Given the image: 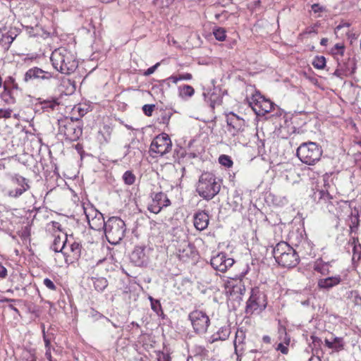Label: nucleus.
I'll return each mask as SVG.
<instances>
[{"instance_id":"12","label":"nucleus","mask_w":361,"mask_h":361,"mask_svg":"<svg viewBox=\"0 0 361 361\" xmlns=\"http://www.w3.org/2000/svg\"><path fill=\"white\" fill-rule=\"evenodd\" d=\"M188 319L196 333L204 334L207 331L210 320L207 314L200 310H195L188 314Z\"/></svg>"},{"instance_id":"25","label":"nucleus","mask_w":361,"mask_h":361,"mask_svg":"<svg viewBox=\"0 0 361 361\" xmlns=\"http://www.w3.org/2000/svg\"><path fill=\"white\" fill-rule=\"evenodd\" d=\"M227 288H228L227 293H229L231 296L236 295L235 298L238 300H242V295H243L245 292V287L241 280L236 281L235 284L229 283Z\"/></svg>"},{"instance_id":"46","label":"nucleus","mask_w":361,"mask_h":361,"mask_svg":"<svg viewBox=\"0 0 361 361\" xmlns=\"http://www.w3.org/2000/svg\"><path fill=\"white\" fill-rule=\"evenodd\" d=\"M348 71V70H347V72ZM333 75L338 78H343V76H347L346 70H343V66H341V63H338V68L334 71Z\"/></svg>"},{"instance_id":"40","label":"nucleus","mask_w":361,"mask_h":361,"mask_svg":"<svg viewBox=\"0 0 361 361\" xmlns=\"http://www.w3.org/2000/svg\"><path fill=\"white\" fill-rule=\"evenodd\" d=\"M16 36V33H13L11 31H9L6 33L2 34L1 41H4L5 43L9 46L13 42Z\"/></svg>"},{"instance_id":"2","label":"nucleus","mask_w":361,"mask_h":361,"mask_svg":"<svg viewBox=\"0 0 361 361\" xmlns=\"http://www.w3.org/2000/svg\"><path fill=\"white\" fill-rule=\"evenodd\" d=\"M30 179L18 173L9 174L8 185L2 190V193L10 200H18L30 190Z\"/></svg>"},{"instance_id":"48","label":"nucleus","mask_w":361,"mask_h":361,"mask_svg":"<svg viewBox=\"0 0 361 361\" xmlns=\"http://www.w3.org/2000/svg\"><path fill=\"white\" fill-rule=\"evenodd\" d=\"M179 80H180V75L168 78L166 79V82L169 86H171L173 85H176Z\"/></svg>"},{"instance_id":"17","label":"nucleus","mask_w":361,"mask_h":361,"mask_svg":"<svg viewBox=\"0 0 361 361\" xmlns=\"http://www.w3.org/2000/svg\"><path fill=\"white\" fill-rule=\"evenodd\" d=\"M199 254L195 247L187 242H182V262L195 264L197 262Z\"/></svg>"},{"instance_id":"11","label":"nucleus","mask_w":361,"mask_h":361,"mask_svg":"<svg viewBox=\"0 0 361 361\" xmlns=\"http://www.w3.org/2000/svg\"><path fill=\"white\" fill-rule=\"evenodd\" d=\"M83 210L90 228L95 231L102 230L106 224L103 214L90 204L83 205Z\"/></svg>"},{"instance_id":"42","label":"nucleus","mask_w":361,"mask_h":361,"mask_svg":"<svg viewBox=\"0 0 361 361\" xmlns=\"http://www.w3.org/2000/svg\"><path fill=\"white\" fill-rule=\"evenodd\" d=\"M149 299L151 302L152 309L159 314V312H161V304L159 300L154 299L152 297L149 296Z\"/></svg>"},{"instance_id":"52","label":"nucleus","mask_w":361,"mask_h":361,"mask_svg":"<svg viewBox=\"0 0 361 361\" xmlns=\"http://www.w3.org/2000/svg\"><path fill=\"white\" fill-rule=\"evenodd\" d=\"M160 63H157L156 64H154V66L149 67V68H147L143 73V75L145 76H148V75H152V73H154L155 72V71L157 69V68L159 66Z\"/></svg>"},{"instance_id":"34","label":"nucleus","mask_w":361,"mask_h":361,"mask_svg":"<svg viewBox=\"0 0 361 361\" xmlns=\"http://www.w3.org/2000/svg\"><path fill=\"white\" fill-rule=\"evenodd\" d=\"M22 360L23 361H37L35 350L25 349L23 352Z\"/></svg>"},{"instance_id":"63","label":"nucleus","mask_w":361,"mask_h":361,"mask_svg":"<svg viewBox=\"0 0 361 361\" xmlns=\"http://www.w3.org/2000/svg\"><path fill=\"white\" fill-rule=\"evenodd\" d=\"M157 360L158 361H170L169 356L164 353L159 354Z\"/></svg>"},{"instance_id":"16","label":"nucleus","mask_w":361,"mask_h":361,"mask_svg":"<svg viewBox=\"0 0 361 361\" xmlns=\"http://www.w3.org/2000/svg\"><path fill=\"white\" fill-rule=\"evenodd\" d=\"M149 248L145 246H136L130 255L131 262L136 266L146 265L149 262Z\"/></svg>"},{"instance_id":"24","label":"nucleus","mask_w":361,"mask_h":361,"mask_svg":"<svg viewBox=\"0 0 361 361\" xmlns=\"http://www.w3.org/2000/svg\"><path fill=\"white\" fill-rule=\"evenodd\" d=\"M70 250L71 252V255H66L65 252H62L65 257V262L66 264H69L73 262V260L78 259L81 255L82 245L80 243L78 242H73L70 245Z\"/></svg>"},{"instance_id":"22","label":"nucleus","mask_w":361,"mask_h":361,"mask_svg":"<svg viewBox=\"0 0 361 361\" xmlns=\"http://www.w3.org/2000/svg\"><path fill=\"white\" fill-rule=\"evenodd\" d=\"M38 103L44 111L51 112L58 109L60 101L57 97H50L47 99L39 98Z\"/></svg>"},{"instance_id":"30","label":"nucleus","mask_w":361,"mask_h":361,"mask_svg":"<svg viewBox=\"0 0 361 361\" xmlns=\"http://www.w3.org/2000/svg\"><path fill=\"white\" fill-rule=\"evenodd\" d=\"M111 129L108 126H103L98 133V140L101 144H107L111 139Z\"/></svg>"},{"instance_id":"31","label":"nucleus","mask_w":361,"mask_h":361,"mask_svg":"<svg viewBox=\"0 0 361 361\" xmlns=\"http://www.w3.org/2000/svg\"><path fill=\"white\" fill-rule=\"evenodd\" d=\"M92 280L94 289L99 292L103 291L108 286V281L104 277H95Z\"/></svg>"},{"instance_id":"10","label":"nucleus","mask_w":361,"mask_h":361,"mask_svg":"<svg viewBox=\"0 0 361 361\" xmlns=\"http://www.w3.org/2000/svg\"><path fill=\"white\" fill-rule=\"evenodd\" d=\"M59 131L63 134L66 140L76 141L82 135V130L79 123H75L72 119L59 120Z\"/></svg>"},{"instance_id":"27","label":"nucleus","mask_w":361,"mask_h":361,"mask_svg":"<svg viewBox=\"0 0 361 361\" xmlns=\"http://www.w3.org/2000/svg\"><path fill=\"white\" fill-rule=\"evenodd\" d=\"M14 90L8 85V82L4 85V91L1 94V97L8 104H13L16 102V98L13 96Z\"/></svg>"},{"instance_id":"56","label":"nucleus","mask_w":361,"mask_h":361,"mask_svg":"<svg viewBox=\"0 0 361 361\" xmlns=\"http://www.w3.org/2000/svg\"><path fill=\"white\" fill-rule=\"evenodd\" d=\"M353 258L357 255L358 259L360 258L361 255V245L358 244V245H354L353 247Z\"/></svg>"},{"instance_id":"19","label":"nucleus","mask_w":361,"mask_h":361,"mask_svg":"<svg viewBox=\"0 0 361 361\" xmlns=\"http://www.w3.org/2000/svg\"><path fill=\"white\" fill-rule=\"evenodd\" d=\"M53 78V74L45 71L38 67L28 69L24 75V81L28 82L32 80H49Z\"/></svg>"},{"instance_id":"39","label":"nucleus","mask_w":361,"mask_h":361,"mask_svg":"<svg viewBox=\"0 0 361 361\" xmlns=\"http://www.w3.org/2000/svg\"><path fill=\"white\" fill-rule=\"evenodd\" d=\"M219 162L220 164L227 168L231 167L233 164L231 157L226 154L220 155L219 157Z\"/></svg>"},{"instance_id":"37","label":"nucleus","mask_w":361,"mask_h":361,"mask_svg":"<svg viewBox=\"0 0 361 361\" xmlns=\"http://www.w3.org/2000/svg\"><path fill=\"white\" fill-rule=\"evenodd\" d=\"M312 66L317 69H323L326 66V59L323 56H316L312 61Z\"/></svg>"},{"instance_id":"13","label":"nucleus","mask_w":361,"mask_h":361,"mask_svg":"<svg viewBox=\"0 0 361 361\" xmlns=\"http://www.w3.org/2000/svg\"><path fill=\"white\" fill-rule=\"evenodd\" d=\"M171 141L166 133H161L156 136L150 145V151L162 156L171 149Z\"/></svg>"},{"instance_id":"5","label":"nucleus","mask_w":361,"mask_h":361,"mask_svg":"<svg viewBox=\"0 0 361 361\" xmlns=\"http://www.w3.org/2000/svg\"><path fill=\"white\" fill-rule=\"evenodd\" d=\"M102 230L108 242L111 245H117L125 236L126 226L120 217L111 216L106 221Z\"/></svg>"},{"instance_id":"18","label":"nucleus","mask_w":361,"mask_h":361,"mask_svg":"<svg viewBox=\"0 0 361 361\" xmlns=\"http://www.w3.org/2000/svg\"><path fill=\"white\" fill-rule=\"evenodd\" d=\"M170 204V200L164 192L155 193L152 197V202L148 206L149 212L158 214L162 208Z\"/></svg>"},{"instance_id":"49","label":"nucleus","mask_w":361,"mask_h":361,"mask_svg":"<svg viewBox=\"0 0 361 361\" xmlns=\"http://www.w3.org/2000/svg\"><path fill=\"white\" fill-rule=\"evenodd\" d=\"M154 109V104H145L142 106V110L145 114L147 116H150Z\"/></svg>"},{"instance_id":"47","label":"nucleus","mask_w":361,"mask_h":361,"mask_svg":"<svg viewBox=\"0 0 361 361\" xmlns=\"http://www.w3.org/2000/svg\"><path fill=\"white\" fill-rule=\"evenodd\" d=\"M43 284L51 290H56V286L54 283L49 278H45L43 281Z\"/></svg>"},{"instance_id":"36","label":"nucleus","mask_w":361,"mask_h":361,"mask_svg":"<svg viewBox=\"0 0 361 361\" xmlns=\"http://www.w3.org/2000/svg\"><path fill=\"white\" fill-rule=\"evenodd\" d=\"M181 90H182V99L190 98L195 94V89L189 85L182 84Z\"/></svg>"},{"instance_id":"55","label":"nucleus","mask_w":361,"mask_h":361,"mask_svg":"<svg viewBox=\"0 0 361 361\" xmlns=\"http://www.w3.org/2000/svg\"><path fill=\"white\" fill-rule=\"evenodd\" d=\"M172 1V0H154V4L155 6H169V4Z\"/></svg>"},{"instance_id":"23","label":"nucleus","mask_w":361,"mask_h":361,"mask_svg":"<svg viewBox=\"0 0 361 361\" xmlns=\"http://www.w3.org/2000/svg\"><path fill=\"white\" fill-rule=\"evenodd\" d=\"M209 224V215L204 211H200L194 215V226L199 230L202 231L207 228Z\"/></svg>"},{"instance_id":"38","label":"nucleus","mask_w":361,"mask_h":361,"mask_svg":"<svg viewBox=\"0 0 361 361\" xmlns=\"http://www.w3.org/2000/svg\"><path fill=\"white\" fill-rule=\"evenodd\" d=\"M122 178L124 183L128 185H133L135 181V176L130 171H126Z\"/></svg>"},{"instance_id":"8","label":"nucleus","mask_w":361,"mask_h":361,"mask_svg":"<svg viewBox=\"0 0 361 361\" xmlns=\"http://www.w3.org/2000/svg\"><path fill=\"white\" fill-rule=\"evenodd\" d=\"M247 99L250 106L259 116L270 114L275 109L276 105L270 99L262 96L259 91H255V93Z\"/></svg>"},{"instance_id":"21","label":"nucleus","mask_w":361,"mask_h":361,"mask_svg":"<svg viewBox=\"0 0 361 361\" xmlns=\"http://www.w3.org/2000/svg\"><path fill=\"white\" fill-rule=\"evenodd\" d=\"M341 282V277L340 275L334 276H329L325 279H320L317 281V287L320 290H329L333 287L338 285Z\"/></svg>"},{"instance_id":"1","label":"nucleus","mask_w":361,"mask_h":361,"mask_svg":"<svg viewBox=\"0 0 361 361\" xmlns=\"http://www.w3.org/2000/svg\"><path fill=\"white\" fill-rule=\"evenodd\" d=\"M50 60L54 68L62 74L73 73L78 66L75 54L64 47L55 49Z\"/></svg>"},{"instance_id":"61","label":"nucleus","mask_w":361,"mask_h":361,"mask_svg":"<svg viewBox=\"0 0 361 361\" xmlns=\"http://www.w3.org/2000/svg\"><path fill=\"white\" fill-rule=\"evenodd\" d=\"M51 225L54 230L61 231V225L59 222L53 221L51 222Z\"/></svg>"},{"instance_id":"50","label":"nucleus","mask_w":361,"mask_h":361,"mask_svg":"<svg viewBox=\"0 0 361 361\" xmlns=\"http://www.w3.org/2000/svg\"><path fill=\"white\" fill-rule=\"evenodd\" d=\"M43 339L45 344V348H51V339L46 335L44 325H42Z\"/></svg>"},{"instance_id":"28","label":"nucleus","mask_w":361,"mask_h":361,"mask_svg":"<svg viewBox=\"0 0 361 361\" xmlns=\"http://www.w3.org/2000/svg\"><path fill=\"white\" fill-rule=\"evenodd\" d=\"M360 212L357 208H354V209L351 212L349 215V227L351 232H356L358 229V226L360 224Z\"/></svg>"},{"instance_id":"6","label":"nucleus","mask_w":361,"mask_h":361,"mask_svg":"<svg viewBox=\"0 0 361 361\" xmlns=\"http://www.w3.org/2000/svg\"><path fill=\"white\" fill-rule=\"evenodd\" d=\"M323 154V149L320 145L314 142H302L298 147L296 155L304 164L313 166L317 163Z\"/></svg>"},{"instance_id":"54","label":"nucleus","mask_w":361,"mask_h":361,"mask_svg":"<svg viewBox=\"0 0 361 361\" xmlns=\"http://www.w3.org/2000/svg\"><path fill=\"white\" fill-rule=\"evenodd\" d=\"M352 295L353 296V302L355 305L361 306V297L358 294L357 292H352Z\"/></svg>"},{"instance_id":"57","label":"nucleus","mask_w":361,"mask_h":361,"mask_svg":"<svg viewBox=\"0 0 361 361\" xmlns=\"http://www.w3.org/2000/svg\"><path fill=\"white\" fill-rule=\"evenodd\" d=\"M196 355H205L207 353V350L203 346H196L195 348Z\"/></svg>"},{"instance_id":"58","label":"nucleus","mask_w":361,"mask_h":361,"mask_svg":"<svg viewBox=\"0 0 361 361\" xmlns=\"http://www.w3.org/2000/svg\"><path fill=\"white\" fill-rule=\"evenodd\" d=\"M276 350H280L281 353L285 355L288 353V348L281 343H279Z\"/></svg>"},{"instance_id":"33","label":"nucleus","mask_w":361,"mask_h":361,"mask_svg":"<svg viewBox=\"0 0 361 361\" xmlns=\"http://www.w3.org/2000/svg\"><path fill=\"white\" fill-rule=\"evenodd\" d=\"M66 243V240H62L60 237H56L54 240L53 243L51 244L50 248L54 251L55 252H63V250L64 248L65 244Z\"/></svg>"},{"instance_id":"3","label":"nucleus","mask_w":361,"mask_h":361,"mask_svg":"<svg viewBox=\"0 0 361 361\" xmlns=\"http://www.w3.org/2000/svg\"><path fill=\"white\" fill-rule=\"evenodd\" d=\"M273 255L279 265L285 268L295 267L300 262L298 252L285 241H281L276 245Z\"/></svg>"},{"instance_id":"44","label":"nucleus","mask_w":361,"mask_h":361,"mask_svg":"<svg viewBox=\"0 0 361 361\" xmlns=\"http://www.w3.org/2000/svg\"><path fill=\"white\" fill-rule=\"evenodd\" d=\"M312 11L314 13H321L326 12L327 9L325 6L320 5L319 4H314L311 6Z\"/></svg>"},{"instance_id":"29","label":"nucleus","mask_w":361,"mask_h":361,"mask_svg":"<svg viewBox=\"0 0 361 361\" xmlns=\"http://www.w3.org/2000/svg\"><path fill=\"white\" fill-rule=\"evenodd\" d=\"M313 269L315 271L322 275H328L330 273L329 263L324 262L322 259H318L314 264Z\"/></svg>"},{"instance_id":"45","label":"nucleus","mask_w":361,"mask_h":361,"mask_svg":"<svg viewBox=\"0 0 361 361\" xmlns=\"http://www.w3.org/2000/svg\"><path fill=\"white\" fill-rule=\"evenodd\" d=\"M194 144H196L197 146L198 147V148L196 149V152L192 151V152H191V154L193 156V158L198 156L204 150L203 147L196 140H194V141L190 142V144H189L190 148L192 147Z\"/></svg>"},{"instance_id":"60","label":"nucleus","mask_w":361,"mask_h":361,"mask_svg":"<svg viewBox=\"0 0 361 361\" xmlns=\"http://www.w3.org/2000/svg\"><path fill=\"white\" fill-rule=\"evenodd\" d=\"M325 345H326L329 348L334 349V350H337V345H336L334 344V343H333V341H329L328 339H326V340H325Z\"/></svg>"},{"instance_id":"7","label":"nucleus","mask_w":361,"mask_h":361,"mask_svg":"<svg viewBox=\"0 0 361 361\" xmlns=\"http://www.w3.org/2000/svg\"><path fill=\"white\" fill-rule=\"evenodd\" d=\"M311 197L313 201L322 209L326 210L330 214H336L338 209V202L326 190H316L313 192Z\"/></svg>"},{"instance_id":"51","label":"nucleus","mask_w":361,"mask_h":361,"mask_svg":"<svg viewBox=\"0 0 361 361\" xmlns=\"http://www.w3.org/2000/svg\"><path fill=\"white\" fill-rule=\"evenodd\" d=\"M12 110L11 109H0V118H9L11 117Z\"/></svg>"},{"instance_id":"35","label":"nucleus","mask_w":361,"mask_h":361,"mask_svg":"<svg viewBox=\"0 0 361 361\" xmlns=\"http://www.w3.org/2000/svg\"><path fill=\"white\" fill-rule=\"evenodd\" d=\"M213 35L216 40L224 41L226 37V30L224 27H214L213 29Z\"/></svg>"},{"instance_id":"41","label":"nucleus","mask_w":361,"mask_h":361,"mask_svg":"<svg viewBox=\"0 0 361 361\" xmlns=\"http://www.w3.org/2000/svg\"><path fill=\"white\" fill-rule=\"evenodd\" d=\"M245 338V334L243 331H237L235 334V340L233 341L235 350H237L238 344L240 345L243 343Z\"/></svg>"},{"instance_id":"14","label":"nucleus","mask_w":361,"mask_h":361,"mask_svg":"<svg viewBox=\"0 0 361 361\" xmlns=\"http://www.w3.org/2000/svg\"><path fill=\"white\" fill-rule=\"evenodd\" d=\"M226 122L228 126V133L233 137H238V139H240L245 130V120L231 112L227 116Z\"/></svg>"},{"instance_id":"15","label":"nucleus","mask_w":361,"mask_h":361,"mask_svg":"<svg viewBox=\"0 0 361 361\" xmlns=\"http://www.w3.org/2000/svg\"><path fill=\"white\" fill-rule=\"evenodd\" d=\"M234 264V259L225 252H219L210 259V264L216 271L225 272Z\"/></svg>"},{"instance_id":"62","label":"nucleus","mask_w":361,"mask_h":361,"mask_svg":"<svg viewBox=\"0 0 361 361\" xmlns=\"http://www.w3.org/2000/svg\"><path fill=\"white\" fill-rule=\"evenodd\" d=\"M0 302H19V300H16V299L7 298L5 297H0Z\"/></svg>"},{"instance_id":"4","label":"nucleus","mask_w":361,"mask_h":361,"mask_svg":"<svg viewBox=\"0 0 361 361\" xmlns=\"http://www.w3.org/2000/svg\"><path fill=\"white\" fill-rule=\"evenodd\" d=\"M221 180L210 172H204L199 178L197 191L200 197L210 200L220 191Z\"/></svg>"},{"instance_id":"53","label":"nucleus","mask_w":361,"mask_h":361,"mask_svg":"<svg viewBox=\"0 0 361 361\" xmlns=\"http://www.w3.org/2000/svg\"><path fill=\"white\" fill-rule=\"evenodd\" d=\"M333 343H334V344L336 345H337V350H339L343 348L344 344H343V338L335 337L333 341Z\"/></svg>"},{"instance_id":"64","label":"nucleus","mask_w":361,"mask_h":361,"mask_svg":"<svg viewBox=\"0 0 361 361\" xmlns=\"http://www.w3.org/2000/svg\"><path fill=\"white\" fill-rule=\"evenodd\" d=\"M182 80H190L192 78V74L186 73H182L181 76Z\"/></svg>"},{"instance_id":"20","label":"nucleus","mask_w":361,"mask_h":361,"mask_svg":"<svg viewBox=\"0 0 361 361\" xmlns=\"http://www.w3.org/2000/svg\"><path fill=\"white\" fill-rule=\"evenodd\" d=\"M203 97L204 101L209 106L214 109L215 106H219L222 103V94L221 89L214 87L212 90H209L207 92H203Z\"/></svg>"},{"instance_id":"59","label":"nucleus","mask_w":361,"mask_h":361,"mask_svg":"<svg viewBox=\"0 0 361 361\" xmlns=\"http://www.w3.org/2000/svg\"><path fill=\"white\" fill-rule=\"evenodd\" d=\"M7 276V269L4 266L0 264V277L5 278Z\"/></svg>"},{"instance_id":"43","label":"nucleus","mask_w":361,"mask_h":361,"mask_svg":"<svg viewBox=\"0 0 361 361\" xmlns=\"http://www.w3.org/2000/svg\"><path fill=\"white\" fill-rule=\"evenodd\" d=\"M345 51V47L343 44L338 43L334 45V47L331 49V53L333 54H340L341 56L343 55Z\"/></svg>"},{"instance_id":"26","label":"nucleus","mask_w":361,"mask_h":361,"mask_svg":"<svg viewBox=\"0 0 361 361\" xmlns=\"http://www.w3.org/2000/svg\"><path fill=\"white\" fill-rule=\"evenodd\" d=\"M231 334V328L229 326L221 327L219 331L214 334L209 339L210 343L218 341H226Z\"/></svg>"},{"instance_id":"9","label":"nucleus","mask_w":361,"mask_h":361,"mask_svg":"<svg viewBox=\"0 0 361 361\" xmlns=\"http://www.w3.org/2000/svg\"><path fill=\"white\" fill-rule=\"evenodd\" d=\"M267 305L266 294L259 290L258 287L251 289L250 295L247 301L245 312L252 314L255 311H262Z\"/></svg>"},{"instance_id":"32","label":"nucleus","mask_w":361,"mask_h":361,"mask_svg":"<svg viewBox=\"0 0 361 361\" xmlns=\"http://www.w3.org/2000/svg\"><path fill=\"white\" fill-rule=\"evenodd\" d=\"M343 66V70H348L346 71V75H350L353 74L355 72L356 69V63L355 60L354 59L348 58L345 62L341 63Z\"/></svg>"}]
</instances>
